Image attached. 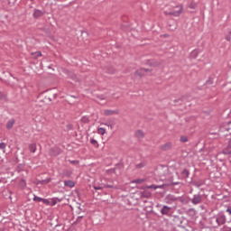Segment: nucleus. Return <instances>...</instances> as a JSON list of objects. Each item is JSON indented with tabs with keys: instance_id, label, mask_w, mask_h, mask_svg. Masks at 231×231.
<instances>
[{
	"instance_id": "nucleus-8",
	"label": "nucleus",
	"mask_w": 231,
	"mask_h": 231,
	"mask_svg": "<svg viewBox=\"0 0 231 231\" xmlns=\"http://www.w3.org/2000/svg\"><path fill=\"white\" fill-rule=\"evenodd\" d=\"M43 15H44V12L39 9H35L32 14V16L34 17V19H39V17H42Z\"/></svg>"
},
{
	"instance_id": "nucleus-44",
	"label": "nucleus",
	"mask_w": 231,
	"mask_h": 231,
	"mask_svg": "<svg viewBox=\"0 0 231 231\" xmlns=\"http://www.w3.org/2000/svg\"><path fill=\"white\" fill-rule=\"evenodd\" d=\"M230 35H231V32H229Z\"/></svg>"
},
{
	"instance_id": "nucleus-38",
	"label": "nucleus",
	"mask_w": 231,
	"mask_h": 231,
	"mask_svg": "<svg viewBox=\"0 0 231 231\" xmlns=\"http://www.w3.org/2000/svg\"><path fill=\"white\" fill-rule=\"evenodd\" d=\"M106 189H115V186L113 185H106L105 186Z\"/></svg>"
},
{
	"instance_id": "nucleus-34",
	"label": "nucleus",
	"mask_w": 231,
	"mask_h": 231,
	"mask_svg": "<svg viewBox=\"0 0 231 231\" xmlns=\"http://www.w3.org/2000/svg\"><path fill=\"white\" fill-rule=\"evenodd\" d=\"M70 79H72L73 80H79V79H77V76L74 74L70 75Z\"/></svg>"
},
{
	"instance_id": "nucleus-15",
	"label": "nucleus",
	"mask_w": 231,
	"mask_h": 231,
	"mask_svg": "<svg viewBox=\"0 0 231 231\" xmlns=\"http://www.w3.org/2000/svg\"><path fill=\"white\" fill-rule=\"evenodd\" d=\"M189 8H190V10H196V8H198V4L194 1H192L189 5Z\"/></svg>"
},
{
	"instance_id": "nucleus-19",
	"label": "nucleus",
	"mask_w": 231,
	"mask_h": 231,
	"mask_svg": "<svg viewBox=\"0 0 231 231\" xmlns=\"http://www.w3.org/2000/svg\"><path fill=\"white\" fill-rule=\"evenodd\" d=\"M97 133L98 134H101V136H104V134H106V128L99 127Z\"/></svg>"
},
{
	"instance_id": "nucleus-9",
	"label": "nucleus",
	"mask_w": 231,
	"mask_h": 231,
	"mask_svg": "<svg viewBox=\"0 0 231 231\" xmlns=\"http://www.w3.org/2000/svg\"><path fill=\"white\" fill-rule=\"evenodd\" d=\"M106 116H111L113 115H118V110L106 109L104 110Z\"/></svg>"
},
{
	"instance_id": "nucleus-10",
	"label": "nucleus",
	"mask_w": 231,
	"mask_h": 231,
	"mask_svg": "<svg viewBox=\"0 0 231 231\" xmlns=\"http://www.w3.org/2000/svg\"><path fill=\"white\" fill-rule=\"evenodd\" d=\"M64 185L65 187H69V189H73V187H75V182L73 180H65Z\"/></svg>"
},
{
	"instance_id": "nucleus-31",
	"label": "nucleus",
	"mask_w": 231,
	"mask_h": 231,
	"mask_svg": "<svg viewBox=\"0 0 231 231\" xmlns=\"http://www.w3.org/2000/svg\"><path fill=\"white\" fill-rule=\"evenodd\" d=\"M90 143H92V145H97V143H98V142H97V140H95V139H90Z\"/></svg>"
},
{
	"instance_id": "nucleus-41",
	"label": "nucleus",
	"mask_w": 231,
	"mask_h": 231,
	"mask_svg": "<svg viewBox=\"0 0 231 231\" xmlns=\"http://www.w3.org/2000/svg\"><path fill=\"white\" fill-rule=\"evenodd\" d=\"M226 212H228V214H230V216H231V208H227Z\"/></svg>"
},
{
	"instance_id": "nucleus-5",
	"label": "nucleus",
	"mask_w": 231,
	"mask_h": 231,
	"mask_svg": "<svg viewBox=\"0 0 231 231\" xmlns=\"http://www.w3.org/2000/svg\"><path fill=\"white\" fill-rule=\"evenodd\" d=\"M175 201H178V198L174 195L169 194L165 198V203H167V205H172Z\"/></svg>"
},
{
	"instance_id": "nucleus-1",
	"label": "nucleus",
	"mask_w": 231,
	"mask_h": 231,
	"mask_svg": "<svg viewBox=\"0 0 231 231\" xmlns=\"http://www.w3.org/2000/svg\"><path fill=\"white\" fill-rule=\"evenodd\" d=\"M151 69H140L134 72V77L137 79H142V77H151Z\"/></svg>"
},
{
	"instance_id": "nucleus-22",
	"label": "nucleus",
	"mask_w": 231,
	"mask_h": 231,
	"mask_svg": "<svg viewBox=\"0 0 231 231\" xmlns=\"http://www.w3.org/2000/svg\"><path fill=\"white\" fill-rule=\"evenodd\" d=\"M135 167H136V169H143V167H145V163L140 162V163L136 164Z\"/></svg>"
},
{
	"instance_id": "nucleus-30",
	"label": "nucleus",
	"mask_w": 231,
	"mask_h": 231,
	"mask_svg": "<svg viewBox=\"0 0 231 231\" xmlns=\"http://www.w3.org/2000/svg\"><path fill=\"white\" fill-rule=\"evenodd\" d=\"M42 203H44V205H49L50 204V200H48V199H42Z\"/></svg>"
},
{
	"instance_id": "nucleus-14",
	"label": "nucleus",
	"mask_w": 231,
	"mask_h": 231,
	"mask_svg": "<svg viewBox=\"0 0 231 231\" xmlns=\"http://www.w3.org/2000/svg\"><path fill=\"white\" fill-rule=\"evenodd\" d=\"M172 147V144L171 143H167L165 144H163L161 149H162V151H168V149H171Z\"/></svg>"
},
{
	"instance_id": "nucleus-29",
	"label": "nucleus",
	"mask_w": 231,
	"mask_h": 231,
	"mask_svg": "<svg viewBox=\"0 0 231 231\" xmlns=\"http://www.w3.org/2000/svg\"><path fill=\"white\" fill-rule=\"evenodd\" d=\"M0 149H1V150L6 149V143H0Z\"/></svg>"
},
{
	"instance_id": "nucleus-35",
	"label": "nucleus",
	"mask_w": 231,
	"mask_h": 231,
	"mask_svg": "<svg viewBox=\"0 0 231 231\" xmlns=\"http://www.w3.org/2000/svg\"><path fill=\"white\" fill-rule=\"evenodd\" d=\"M104 125H106V127L113 129V125H111V124L105 123Z\"/></svg>"
},
{
	"instance_id": "nucleus-32",
	"label": "nucleus",
	"mask_w": 231,
	"mask_h": 231,
	"mask_svg": "<svg viewBox=\"0 0 231 231\" xmlns=\"http://www.w3.org/2000/svg\"><path fill=\"white\" fill-rule=\"evenodd\" d=\"M148 189H153L154 190H156V189H158V185H151L148 187Z\"/></svg>"
},
{
	"instance_id": "nucleus-28",
	"label": "nucleus",
	"mask_w": 231,
	"mask_h": 231,
	"mask_svg": "<svg viewBox=\"0 0 231 231\" xmlns=\"http://www.w3.org/2000/svg\"><path fill=\"white\" fill-rule=\"evenodd\" d=\"M33 201L41 202V201H42V198L38 197V196H34V198H33Z\"/></svg>"
},
{
	"instance_id": "nucleus-25",
	"label": "nucleus",
	"mask_w": 231,
	"mask_h": 231,
	"mask_svg": "<svg viewBox=\"0 0 231 231\" xmlns=\"http://www.w3.org/2000/svg\"><path fill=\"white\" fill-rule=\"evenodd\" d=\"M0 100H6V94L0 92Z\"/></svg>"
},
{
	"instance_id": "nucleus-39",
	"label": "nucleus",
	"mask_w": 231,
	"mask_h": 231,
	"mask_svg": "<svg viewBox=\"0 0 231 231\" xmlns=\"http://www.w3.org/2000/svg\"><path fill=\"white\" fill-rule=\"evenodd\" d=\"M165 187V184H162V185H157V189H164Z\"/></svg>"
},
{
	"instance_id": "nucleus-36",
	"label": "nucleus",
	"mask_w": 231,
	"mask_h": 231,
	"mask_svg": "<svg viewBox=\"0 0 231 231\" xmlns=\"http://www.w3.org/2000/svg\"><path fill=\"white\" fill-rule=\"evenodd\" d=\"M70 163H72L73 165H78L79 161H69Z\"/></svg>"
},
{
	"instance_id": "nucleus-4",
	"label": "nucleus",
	"mask_w": 231,
	"mask_h": 231,
	"mask_svg": "<svg viewBox=\"0 0 231 231\" xmlns=\"http://www.w3.org/2000/svg\"><path fill=\"white\" fill-rule=\"evenodd\" d=\"M202 201H203V196H201V194L193 195V198L190 200L192 205H199V203H201Z\"/></svg>"
},
{
	"instance_id": "nucleus-3",
	"label": "nucleus",
	"mask_w": 231,
	"mask_h": 231,
	"mask_svg": "<svg viewBox=\"0 0 231 231\" xmlns=\"http://www.w3.org/2000/svg\"><path fill=\"white\" fill-rule=\"evenodd\" d=\"M216 222L218 225V226H221V225H225L226 223V216L223 213H218L216 216Z\"/></svg>"
},
{
	"instance_id": "nucleus-13",
	"label": "nucleus",
	"mask_w": 231,
	"mask_h": 231,
	"mask_svg": "<svg viewBox=\"0 0 231 231\" xmlns=\"http://www.w3.org/2000/svg\"><path fill=\"white\" fill-rule=\"evenodd\" d=\"M32 59H37V57H42V52L41 51H35V52H31Z\"/></svg>"
},
{
	"instance_id": "nucleus-18",
	"label": "nucleus",
	"mask_w": 231,
	"mask_h": 231,
	"mask_svg": "<svg viewBox=\"0 0 231 231\" xmlns=\"http://www.w3.org/2000/svg\"><path fill=\"white\" fill-rule=\"evenodd\" d=\"M135 136H137V138H143L144 136L143 131L138 130L137 132H135Z\"/></svg>"
},
{
	"instance_id": "nucleus-24",
	"label": "nucleus",
	"mask_w": 231,
	"mask_h": 231,
	"mask_svg": "<svg viewBox=\"0 0 231 231\" xmlns=\"http://www.w3.org/2000/svg\"><path fill=\"white\" fill-rule=\"evenodd\" d=\"M50 181H51V179L47 178V179H45V180H42L41 181V183H42L43 185H46L47 183H50Z\"/></svg>"
},
{
	"instance_id": "nucleus-2",
	"label": "nucleus",
	"mask_w": 231,
	"mask_h": 231,
	"mask_svg": "<svg viewBox=\"0 0 231 231\" xmlns=\"http://www.w3.org/2000/svg\"><path fill=\"white\" fill-rule=\"evenodd\" d=\"M174 8H179L178 11H164V15H173V17H180L183 14V5H177Z\"/></svg>"
},
{
	"instance_id": "nucleus-43",
	"label": "nucleus",
	"mask_w": 231,
	"mask_h": 231,
	"mask_svg": "<svg viewBox=\"0 0 231 231\" xmlns=\"http://www.w3.org/2000/svg\"><path fill=\"white\" fill-rule=\"evenodd\" d=\"M72 97V98H77V97H75V96H71Z\"/></svg>"
},
{
	"instance_id": "nucleus-17",
	"label": "nucleus",
	"mask_w": 231,
	"mask_h": 231,
	"mask_svg": "<svg viewBox=\"0 0 231 231\" xmlns=\"http://www.w3.org/2000/svg\"><path fill=\"white\" fill-rule=\"evenodd\" d=\"M145 181V179H136L132 180V183H136L137 185H141V183H143Z\"/></svg>"
},
{
	"instance_id": "nucleus-12",
	"label": "nucleus",
	"mask_w": 231,
	"mask_h": 231,
	"mask_svg": "<svg viewBox=\"0 0 231 231\" xmlns=\"http://www.w3.org/2000/svg\"><path fill=\"white\" fill-rule=\"evenodd\" d=\"M14 124H15V119L9 120L6 124V129H12Z\"/></svg>"
},
{
	"instance_id": "nucleus-21",
	"label": "nucleus",
	"mask_w": 231,
	"mask_h": 231,
	"mask_svg": "<svg viewBox=\"0 0 231 231\" xmlns=\"http://www.w3.org/2000/svg\"><path fill=\"white\" fill-rule=\"evenodd\" d=\"M189 174L190 173L187 170H183L181 172L183 178H189Z\"/></svg>"
},
{
	"instance_id": "nucleus-16",
	"label": "nucleus",
	"mask_w": 231,
	"mask_h": 231,
	"mask_svg": "<svg viewBox=\"0 0 231 231\" xmlns=\"http://www.w3.org/2000/svg\"><path fill=\"white\" fill-rule=\"evenodd\" d=\"M29 150L31 152H35L37 151V145H35V143L30 144Z\"/></svg>"
},
{
	"instance_id": "nucleus-40",
	"label": "nucleus",
	"mask_w": 231,
	"mask_h": 231,
	"mask_svg": "<svg viewBox=\"0 0 231 231\" xmlns=\"http://www.w3.org/2000/svg\"><path fill=\"white\" fill-rule=\"evenodd\" d=\"M226 40H227L228 42H230V41H231V36H230V35H226Z\"/></svg>"
},
{
	"instance_id": "nucleus-11",
	"label": "nucleus",
	"mask_w": 231,
	"mask_h": 231,
	"mask_svg": "<svg viewBox=\"0 0 231 231\" xmlns=\"http://www.w3.org/2000/svg\"><path fill=\"white\" fill-rule=\"evenodd\" d=\"M223 154L228 155L231 154V144L229 143L223 151Z\"/></svg>"
},
{
	"instance_id": "nucleus-7",
	"label": "nucleus",
	"mask_w": 231,
	"mask_h": 231,
	"mask_svg": "<svg viewBox=\"0 0 231 231\" xmlns=\"http://www.w3.org/2000/svg\"><path fill=\"white\" fill-rule=\"evenodd\" d=\"M171 211H172V208L168 206H162L161 208V214L162 216H169Z\"/></svg>"
},
{
	"instance_id": "nucleus-20",
	"label": "nucleus",
	"mask_w": 231,
	"mask_h": 231,
	"mask_svg": "<svg viewBox=\"0 0 231 231\" xmlns=\"http://www.w3.org/2000/svg\"><path fill=\"white\" fill-rule=\"evenodd\" d=\"M199 53V51H198V50H194V51H192V52H191V58L192 59H196V57H198V54Z\"/></svg>"
},
{
	"instance_id": "nucleus-23",
	"label": "nucleus",
	"mask_w": 231,
	"mask_h": 231,
	"mask_svg": "<svg viewBox=\"0 0 231 231\" xmlns=\"http://www.w3.org/2000/svg\"><path fill=\"white\" fill-rule=\"evenodd\" d=\"M81 122H83V124H88V122H89V117L88 116H83L81 118Z\"/></svg>"
},
{
	"instance_id": "nucleus-26",
	"label": "nucleus",
	"mask_w": 231,
	"mask_h": 231,
	"mask_svg": "<svg viewBox=\"0 0 231 231\" xmlns=\"http://www.w3.org/2000/svg\"><path fill=\"white\" fill-rule=\"evenodd\" d=\"M53 98H57V94L56 93H53L52 97H49L48 100H50V102H51L53 100Z\"/></svg>"
},
{
	"instance_id": "nucleus-33",
	"label": "nucleus",
	"mask_w": 231,
	"mask_h": 231,
	"mask_svg": "<svg viewBox=\"0 0 231 231\" xmlns=\"http://www.w3.org/2000/svg\"><path fill=\"white\" fill-rule=\"evenodd\" d=\"M95 190H102V189H104L101 186H94Z\"/></svg>"
},
{
	"instance_id": "nucleus-27",
	"label": "nucleus",
	"mask_w": 231,
	"mask_h": 231,
	"mask_svg": "<svg viewBox=\"0 0 231 231\" xmlns=\"http://www.w3.org/2000/svg\"><path fill=\"white\" fill-rule=\"evenodd\" d=\"M180 142H182L183 143H185V142H189V138H187V136H181V137H180Z\"/></svg>"
},
{
	"instance_id": "nucleus-37",
	"label": "nucleus",
	"mask_w": 231,
	"mask_h": 231,
	"mask_svg": "<svg viewBox=\"0 0 231 231\" xmlns=\"http://www.w3.org/2000/svg\"><path fill=\"white\" fill-rule=\"evenodd\" d=\"M224 231H231V227L224 226Z\"/></svg>"
},
{
	"instance_id": "nucleus-6",
	"label": "nucleus",
	"mask_w": 231,
	"mask_h": 231,
	"mask_svg": "<svg viewBox=\"0 0 231 231\" xmlns=\"http://www.w3.org/2000/svg\"><path fill=\"white\" fill-rule=\"evenodd\" d=\"M106 176H113V174H116V176H118V174H120V169L116 167L110 170H106Z\"/></svg>"
},
{
	"instance_id": "nucleus-42",
	"label": "nucleus",
	"mask_w": 231,
	"mask_h": 231,
	"mask_svg": "<svg viewBox=\"0 0 231 231\" xmlns=\"http://www.w3.org/2000/svg\"><path fill=\"white\" fill-rule=\"evenodd\" d=\"M52 205H57V201H53V202H52Z\"/></svg>"
}]
</instances>
